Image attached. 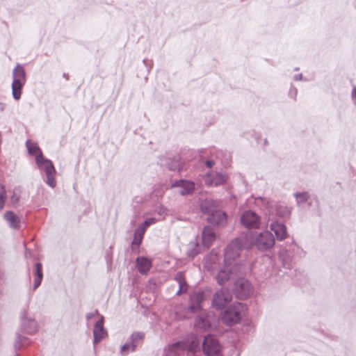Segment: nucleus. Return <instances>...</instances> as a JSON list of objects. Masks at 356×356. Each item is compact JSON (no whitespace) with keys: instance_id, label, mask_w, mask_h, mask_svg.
<instances>
[{"instance_id":"nucleus-1","label":"nucleus","mask_w":356,"mask_h":356,"mask_svg":"<svg viewBox=\"0 0 356 356\" xmlns=\"http://www.w3.org/2000/svg\"><path fill=\"white\" fill-rule=\"evenodd\" d=\"M240 241L239 251L242 249H248L254 245L260 251H266L271 249L275 243V237L269 231H264L259 234L252 232H247L243 236L236 239L233 242Z\"/></svg>"},{"instance_id":"nucleus-2","label":"nucleus","mask_w":356,"mask_h":356,"mask_svg":"<svg viewBox=\"0 0 356 356\" xmlns=\"http://www.w3.org/2000/svg\"><path fill=\"white\" fill-rule=\"evenodd\" d=\"M240 241L232 242L226 248L225 252L224 266L218 271L216 280L219 284L226 282L232 276L236 273L238 264L235 262L236 258L239 256Z\"/></svg>"},{"instance_id":"nucleus-3","label":"nucleus","mask_w":356,"mask_h":356,"mask_svg":"<svg viewBox=\"0 0 356 356\" xmlns=\"http://www.w3.org/2000/svg\"><path fill=\"white\" fill-rule=\"evenodd\" d=\"M200 340L195 335H191L182 341L170 345L165 356H194L198 348Z\"/></svg>"},{"instance_id":"nucleus-4","label":"nucleus","mask_w":356,"mask_h":356,"mask_svg":"<svg viewBox=\"0 0 356 356\" xmlns=\"http://www.w3.org/2000/svg\"><path fill=\"white\" fill-rule=\"evenodd\" d=\"M26 81V76L22 65L17 64L13 70L12 95L15 100L21 98L22 91Z\"/></svg>"},{"instance_id":"nucleus-5","label":"nucleus","mask_w":356,"mask_h":356,"mask_svg":"<svg viewBox=\"0 0 356 356\" xmlns=\"http://www.w3.org/2000/svg\"><path fill=\"white\" fill-rule=\"evenodd\" d=\"M35 162L38 168L45 172L47 177L46 184L50 187L54 188L56 185L55 179L56 171L52 162L49 159H44L42 154L37 155Z\"/></svg>"},{"instance_id":"nucleus-6","label":"nucleus","mask_w":356,"mask_h":356,"mask_svg":"<svg viewBox=\"0 0 356 356\" xmlns=\"http://www.w3.org/2000/svg\"><path fill=\"white\" fill-rule=\"evenodd\" d=\"M246 310L245 306L240 302L228 307L221 315V321L227 325L236 323Z\"/></svg>"},{"instance_id":"nucleus-7","label":"nucleus","mask_w":356,"mask_h":356,"mask_svg":"<svg viewBox=\"0 0 356 356\" xmlns=\"http://www.w3.org/2000/svg\"><path fill=\"white\" fill-rule=\"evenodd\" d=\"M203 351L207 356H221V347L218 341L212 336L208 335L203 341Z\"/></svg>"},{"instance_id":"nucleus-8","label":"nucleus","mask_w":356,"mask_h":356,"mask_svg":"<svg viewBox=\"0 0 356 356\" xmlns=\"http://www.w3.org/2000/svg\"><path fill=\"white\" fill-rule=\"evenodd\" d=\"M232 298L230 291L228 289H222L215 293L212 303L214 307L220 309L230 302Z\"/></svg>"},{"instance_id":"nucleus-9","label":"nucleus","mask_w":356,"mask_h":356,"mask_svg":"<svg viewBox=\"0 0 356 356\" xmlns=\"http://www.w3.org/2000/svg\"><path fill=\"white\" fill-rule=\"evenodd\" d=\"M241 223L248 228H259L260 219L257 214L252 211L243 212L241 216Z\"/></svg>"},{"instance_id":"nucleus-10","label":"nucleus","mask_w":356,"mask_h":356,"mask_svg":"<svg viewBox=\"0 0 356 356\" xmlns=\"http://www.w3.org/2000/svg\"><path fill=\"white\" fill-rule=\"evenodd\" d=\"M235 291L239 298L245 299L252 292V286L249 281L244 279L237 280Z\"/></svg>"},{"instance_id":"nucleus-11","label":"nucleus","mask_w":356,"mask_h":356,"mask_svg":"<svg viewBox=\"0 0 356 356\" xmlns=\"http://www.w3.org/2000/svg\"><path fill=\"white\" fill-rule=\"evenodd\" d=\"M144 334L142 332H134L130 337V342L124 344L121 348V353L127 355L135 350L136 346L143 340Z\"/></svg>"},{"instance_id":"nucleus-12","label":"nucleus","mask_w":356,"mask_h":356,"mask_svg":"<svg viewBox=\"0 0 356 356\" xmlns=\"http://www.w3.org/2000/svg\"><path fill=\"white\" fill-rule=\"evenodd\" d=\"M227 181V176L218 172H210L205 177V183L209 186H218Z\"/></svg>"},{"instance_id":"nucleus-13","label":"nucleus","mask_w":356,"mask_h":356,"mask_svg":"<svg viewBox=\"0 0 356 356\" xmlns=\"http://www.w3.org/2000/svg\"><path fill=\"white\" fill-rule=\"evenodd\" d=\"M176 188V192L180 195H185L191 193L195 188V184L192 181L180 180L172 185Z\"/></svg>"},{"instance_id":"nucleus-14","label":"nucleus","mask_w":356,"mask_h":356,"mask_svg":"<svg viewBox=\"0 0 356 356\" xmlns=\"http://www.w3.org/2000/svg\"><path fill=\"white\" fill-rule=\"evenodd\" d=\"M216 238V234L212 227L207 226L204 228L202 233V239L204 247L209 248Z\"/></svg>"},{"instance_id":"nucleus-15","label":"nucleus","mask_w":356,"mask_h":356,"mask_svg":"<svg viewBox=\"0 0 356 356\" xmlns=\"http://www.w3.org/2000/svg\"><path fill=\"white\" fill-rule=\"evenodd\" d=\"M107 335L106 331L104 327V318L102 317L95 325L93 329L94 343H98Z\"/></svg>"},{"instance_id":"nucleus-16","label":"nucleus","mask_w":356,"mask_h":356,"mask_svg":"<svg viewBox=\"0 0 356 356\" xmlns=\"http://www.w3.org/2000/svg\"><path fill=\"white\" fill-rule=\"evenodd\" d=\"M270 229L274 232L277 240L282 241L287 236V232L285 225L276 221L270 225Z\"/></svg>"},{"instance_id":"nucleus-17","label":"nucleus","mask_w":356,"mask_h":356,"mask_svg":"<svg viewBox=\"0 0 356 356\" xmlns=\"http://www.w3.org/2000/svg\"><path fill=\"white\" fill-rule=\"evenodd\" d=\"M208 220L217 225H224L227 222V215L220 210H215L208 218Z\"/></svg>"},{"instance_id":"nucleus-18","label":"nucleus","mask_w":356,"mask_h":356,"mask_svg":"<svg viewBox=\"0 0 356 356\" xmlns=\"http://www.w3.org/2000/svg\"><path fill=\"white\" fill-rule=\"evenodd\" d=\"M137 269L141 274H147L152 266V261L150 259L140 257L136 259Z\"/></svg>"},{"instance_id":"nucleus-19","label":"nucleus","mask_w":356,"mask_h":356,"mask_svg":"<svg viewBox=\"0 0 356 356\" xmlns=\"http://www.w3.org/2000/svg\"><path fill=\"white\" fill-rule=\"evenodd\" d=\"M22 329L24 330L25 332L28 334H33L37 330V323L33 319L31 318L22 316Z\"/></svg>"},{"instance_id":"nucleus-20","label":"nucleus","mask_w":356,"mask_h":356,"mask_svg":"<svg viewBox=\"0 0 356 356\" xmlns=\"http://www.w3.org/2000/svg\"><path fill=\"white\" fill-rule=\"evenodd\" d=\"M216 202L210 198L205 199L200 203L201 210L204 213L211 215L216 210Z\"/></svg>"},{"instance_id":"nucleus-21","label":"nucleus","mask_w":356,"mask_h":356,"mask_svg":"<svg viewBox=\"0 0 356 356\" xmlns=\"http://www.w3.org/2000/svg\"><path fill=\"white\" fill-rule=\"evenodd\" d=\"M4 218L9 226L13 229H18L19 224V217L12 211H8L4 214Z\"/></svg>"},{"instance_id":"nucleus-22","label":"nucleus","mask_w":356,"mask_h":356,"mask_svg":"<svg viewBox=\"0 0 356 356\" xmlns=\"http://www.w3.org/2000/svg\"><path fill=\"white\" fill-rule=\"evenodd\" d=\"M204 298V296L203 292L199 291L197 293H194L191 296V302H194L195 304L191 305L189 307V309L192 312H195L197 309H198L200 308V304L203 300Z\"/></svg>"},{"instance_id":"nucleus-23","label":"nucleus","mask_w":356,"mask_h":356,"mask_svg":"<svg viewBox=\"0 0 356 356\" xmlns=\"http://www.w3.org/2000/svg\"><path fill=\"white\" fill-rule=\"evenodd\" d=\"M175 280L179 284V290L177 292V295L186 293L188 289V285L185 281V278L182 273H178L175 275Z\"/></svg>"},{"instance_id":"nucleus-24","label":"nucleus","mask_w":356,"mask_h":356,"mask_svg":"<svg viewBox=\"0 0 356 356\" xmlns=\"http://www.w3.org/2000/svg\"><path fill=\"white\" fill-rule=\"evenodd\" d=\"M35 268L36 277L34 280L33 290H35L40 286L43 277L42 264L37 263L35 266Z\"/></svg>"},{"instance_id":"nucleus-25","label":"nucleus","mask_w":356,"mask_h":356,"mask_svg":"<svg viewBox=\"0 0 356 356\" xmlns=\"http://www.w3.org/2000/svg\"><path fill=\"white\" fill-rule=\"evenodd\" d=\"M26 146L28 149V152L29 154L34 155L35 157L37 155H40V154H42L41 149L39 148L37 143L28 140L26 143Z\"/></svg>"},{"instance_id":"nucleus-26","label":"nucleus","mask_w":356,"mask_h":356,"mask_svg":"<svg viewBox=\"0 0 356 356\" xmlns=\"http://www.w3.org/2000/svg\"><path fill=\"white\" fill-rule=\"evenodd\" d=\"M276 215L281 218H289L291 214V210L286 206L279 204L275 207Z\"/></svg>"},{"instance_id":"nucleus-27","label":"nucleus","mask_w":356,"mask_h":356,"mask_svg":"<svg viewBox=\"0 0 356 356\" xmlns=\"http://www.w3.org/2000/svg\"><path fill=\"white\" fill-rule=\"evenodd\" d=\"M218 260V256L214 252H212L209 256L204 259V266L208 269L213 268V264H215Z\"/></svg>"},{"instance_id":"nucleus-28","label":"nucleus","mask_w":356,"mask_h":356,"mask_svg":"<svg viewBox=\"0 0 356 356\" xmlns=\"http://www.w3.org/2000/svg\"><path fill=\"white\" fill-rule=\"evenodd\" d=\"M195 325L197 328H200V329H203V330H207V328H209L211 326L210 323L208 321L207 318H204V317H202V316L198 317L197 318Z\"/></svg>"},{"instance_id":"nucleus-29","label":"nucleus","mask_w":356,"mask_h":356,"mask_svg":"<svg viewBox=\"0 0 356 356\" xmlns=\"http://www.w3.org/2000/svg\"><path fill=\"white\" fill-rule=\"evenodd\" d=\"M145 232L144 229H141L139 227L136 229L134 232L132 243L136 245H139L142 242Z\"/></svg>"},{"instance_id":"nucleus-30","label":"nucleus","mask_w":356,"mask_h":356,"mask_svg":"<svg viewBox=\"0 0 356 356\" xmlns=\"http://www.w3.org/2000/svg\"><path fill=\"white\" fill-rule=\"evenodd\" d=\"M191 248L188 250V255L189 257H195L198 253V245L197 242H191L190 243Z\"/></svg>"},{"instance_id":"nucleus-31","label":"nucleus","mask_w":356,"mask_h":356,"mask_svg":"<svg viewBox=\"0 0 356 356\" xmlns=\"http://www.w3.org/2000/svg\"><path fill=\"white\" fill-rule=\"evenodd\" d=\"M297 203L300 204L305 202H306L309 198V194L306 192L296 193V195Z\"/></svg>"},{"instance_id":"nucleus-32","label":"nucleus","mask_w":356,"mask_h":356,"mask_svg":"<svg viewBox=\"0 0 356 356\" xmlns=\"http://www.w3.org/2000/svg\"><path fill=\"white\" fill-rule=\"evenodd\" d=\"M156 222V218H149L147 220H145L143 223H142L139 228L141 229H144V231H146V229L151 225L154 224Z\"/></svg>"},{"instance_id":"nucleus-33","label":"nucleus","mask_w":356,"mask_h":356,"mask_svg":"<svg viewBox=\"0 0 356 356\" xmlns=\"http://www.w3.org/2000/svg\"><path fill=\"white\" fill-rule=\"evenodd\" d=\"M6 200V191L4 186L0 185V210L3 208Z\"/></svg>"},{"instance_id":"nucleus-34","label":"nucleus","mask_w":356,"mask_h":356,"mask_svg":"<svg viewBox=\"0 0 356 356\" xmlns=\"http://www.w3.org/2000/svg\"><path fill=\"white\" fill-rule=\"evenodd\" d=\"M26 340V338L22 337L20 335H17V339L14 344V347L15 350H18L23 345V342Z\"/></svg>"},{"instance_id":"nucleus-35","label":"nucleus","mask_w":356,"mask_h":356,"mask_svg":"<svg viewBox=\"0 0 356 356\" xmlns=\"http://www.w3.org/2000/svg\"><path fill=\"white\" fill-rule=\"evenodd\" d=\"M19 200V190L15 189L13 191V194L11 197V201L13 204L17 203Z\"/></svg>"},{"instance_id":"nucleus-36","label":"nucleus","mask_w":356,"mask_h":356,"mask_svg":"<svg viewBox=\"0 0 356 356\" xmlns=\"http://www.w3.org/2000/svg\"><path fill=\"white\" fill-rule=\"evenodd\" d=\"M214 164L215 163L213 161H207L206 162V165L209 168H212Z\"/></svg>"},{"instance_id":"nucleus-37","label":"nucleus","mask_w":356,"mask_h":356,"mask_svg":"<svg viewBox=\"0 0 356 356\" xmlns=\"http://www.w3.org/2000/svg\"><path fill=\"white\" fill-rule=\"evenodd\" d=\"M302 74H297V75H296V76H294V79H295L296 81H300V80H302Z\"/></svg>"},{"instance_id":"nucleus-38","label":"nucleus","mask_w":356,"mask_h":356,"mask_svg":"<svg viewBox=\"0 0 356 356\" xmlns=\"http://www.w3.org/2000/svg\"><path fill=\"white\" fill-rule=\"evenodd\" d=\"M290 93L291 94H294V95H296L297 94V90L295 88V89H293L290 91Z\"/></svg>"},{"instance_id":"nucleus-39","label":"nucleus","mask_w":356,"mask_h":356,"mask_svg":"<svg viewBox=\"0 0 356 356\" xmlns=\"http://www.w3.org/2000/svg\"><path fill=\"white\" fill-rule=\"evenodd\" d=\"M92 316H93L92 314H90H90H86V318L87 319H90V318H91L92 317Z\"/></svg>"},{"instance_id":"nucleus-40","label":"nucleus","mask_w":356,"mask_h":356,"mask_svg":"<svg viewBox=\"0 0 356 356\" xmlns=\"http://www.w3.org/2000/svg\"><path fill=\"white\" fill-rule=\"evenodd\" d=\"M352 95H353V96L356 95V88L355 87H354L353 89Z\"/></svg>"},{"instance_id":"nucleus-41","label":"nucleus","mask_w":356,"mask_h":356,"mask_svg":"<svg viewBox=\"0 0 356 356\" xmlns=\"http://www.w3.org/2000/svg\"><path fill=\"white\" fill-rule=\"evenodd\" d=\"M4 108V105L3 104H0V110L3 111Z\"/></svg>"},{"instance_id":"nucleus-42","label":"nucleus","mask_w":356,"mask_h":356,"mask_svg":"<svg viewBox=\"0 0 356 356\" xmlns=\"http://www.w3.org/2000/svg\"><path fill=\"white\" fill-rule=\"evenodd\" d=\"M180 168H180L179 166H178V167H173V168H172V170H180Z\"/></svg>"},{"instance_id":"nucleus-43","label":"nucleus","mask_w":356,"mask_h":356,"mask_svg":"<svg viewBox=\"0 0 356 356\" xmlns=\"http://www.w3.org/2000/svg\"><path fill=\"white\" fill-rule=\"evenodd\" d=\"M273 220V218H271V217L268 218V220Z\"/></svg>"},{"instance_id":"nucleus-44","label":"nucleus","mask_w":356,"mask_h":356,"mask_svg":"<svg viewBox=\"0 0 356 356\" xmlns=\"http://www.w3.org/2000/svg\"><path fill=\"white\" fill-rule=\"evenodd\" d=\"M15 356H19V355H16Z\"/></svg>"}]
</instances>
